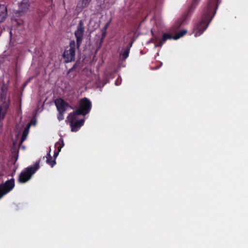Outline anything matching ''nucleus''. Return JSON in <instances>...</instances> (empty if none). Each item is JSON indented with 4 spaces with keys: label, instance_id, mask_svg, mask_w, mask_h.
Masks as SVG:
<instances>
[{
    "label": "nucleus",
    "instance_id": "obj_24",
    "mask_svg": "<svg viewBox=\"0 0 248 248\" xmlns=\"http://www.w3.org/2000/svg\"><path fill=\"white\" fill-rule=\"evenodd\" d=\"M104 39H105V38H101V39H100V42H99V45H100V46H102V43H103V42H104Z\"/></svg>",
    "mask_w": 248,
    "mask_h": 248
},
{
    "label": "nucleus",
    "instance_id": "obj_10",
    "mask_svg": "<svg viewBox=\"0 0 248 248\" xmlns=\"http://www.w3.org/2000/svg\"><path fill=\"white\" fill-rule=\"evenodd\" d=\"M29 7V3L28 0H23L19 5V10L18 12L19 14L26 12Z\"/></svg>",
    "mask_w": 248,
    "mask_h": 248
},
{
    "label": "nucleus",
    "instance_id": "obj_2",
    "mask_svg": "<svg viewBox=\"0 0 248 248\" xmlns=\"http://www.w3.org/2000/svg\"><path fill=\"white\" fill-rule=\"evenodd\" d=\"M85 32V27L82 20H80L77 26V29L74 32L76 38V43L74 40H71L69 43V47H66L64 50L62 57L65 63L74 62L75 60L76 47L78 49L83 39Z\"/></svg>",
    "mask_w": 248,
    "mask_h": 248
},
{
    "label": "nucleus",
    "instance_id": "obj_20",
    "mask_svg": "<svg viewBox=\"0 0 248 248\" xmlns=\"http://www.w3.org/2000/svg\"><path fill=\"white\" fill-rule=\"evenodd\" d=\"M64 112H62V111L59 112V113L57 116V118L59 120V121H60L63 120V119H64L63 114L64 113Z\"/></svg>",
    "mask_w": 248,
    "mask_h": 248
},
{
    "label": "nucleus",
    "instance_id": "obj_8",
    "mask_svg": "<svg viewBox=\"0 0 248 248\" xmlns=\"http://www.w3.org/2000/svg\"><path fill=\"white\" fill-rule=\"evenodd\" d=\"M55 104L58 112H65L66 108L71 107L70 105L62 98H57L55 101Z\"/></svg>",
    "mask_w": 248,
    "mask_h": 248
},
{
    "label": "nucleus",
    "instance_id": "obj_25",
    "mask_svg": "<svg viewBox=\"0 0 248 248\" xmlns=\"http://www.w3.org/2000/svg\"><path fill=\"white\" fill-rule=\"evenodd\" d=\"M75 65H74L73 66V67L72 68H71L69 70V72H71V71H73V69L75 68Z\"/></svg>",
    "mask_w": 248,
    "mask_h": 248
},
{
    "label": "nucleus",
    "instance_id": "obj_9",
    "mask_svg": "<svg viewBox=\"0 0 248 248\" xmlns=\"http://www.w3.org/2000/svg\"><path fill=\"white\" fill-rule=\"evenodd\" d=\"M84 121H85L84 119H80L71 123L70 126L71 127V131L72 132L78 131L79 128L83 125Z\"/></svg>",
    "mask_w": 248,
    "mask_h": 248
},
{
    "label": "nucleus",
    "instance_id": "obj_5",
    "mask_svg": "<svg viewBox=\"0 0 248 248\" xmlns=\"http://www.w3.org/2000/svg\"><path fill=\"white\" fill-rule=\"evenodd\" d=\"M199 1V0H193L192 1L191 4L188 7L187 11L182 16L181 19L178 21V22L176 23L173 26V28L175 29V31L177 30L180 27V26L184 24L185 21H186L190 17L193 12L197 6Z\"/></svg>",
    "mask_w": 248,
    "mask_h": 248
},
{
    "label": "nucleus",
    "instance_id": "obj_12",
    "mask_svg": "<svg viewBox=\"0 0 248 248\" xmlns=\"http://www.w3.org/2000/svg\"><path fill=\"white\" fill-rule=\"evenodd\" d=\"M7 16V7L4 5H0V22L5 20Z\"/></svg>",
    "mask_w": 248,
    "mask_h": 248
},
{
    "label": "nucleus",
    "instance_id": "obj_4",
    "mask_svg": "<svg viewBox=\"0 0 248 248\" xmlns=\"http://www.w3.org/2000/svg\"><path fill=\"white\" fill-rule=\"evenodd\" d=\"M186 30H183L179 31L176 35L173 36L170 34L165 33L162 34V38L158 40L157 37H155L154 43L155 47H161L168 40H177L180 37L183 36L186 33Z\"/></svg>",
    "mask_w": 248,
    "mask_h": 248
},
{
    "label": "nucleus",
    "instance_id": "obj_22",
    "mask_svg": "<svg viewBox=\"0 0 248 248\" xmlns=\"http://www.w3.org/2000/svg\"><path fill=\"white\" fill-rule=\"evenodd\" d=\"M107 34V31H102V34H101V38H105Z\"/></svg>",
    "mask_w": 248,
    "mask_h": 248
},
{
    "label": "nucleus",
    "instance_id": "obj_1",
    "mask_svg": "<svg viewBox=\"0 0 248 248\" xmlns=\"http://www.w3.org/2000/svg\"><path fill=\"white\" fill-rule=\"evenodd\" d=\"M218 0H208L202 10L201 20L193 28L195 37L200 36L206 30L218 8Z\"/></svg>",
    "mask_w": 248,
    "mask_h": 248
},
{
    "label": "nucleus",
    "instance_id": "obj_6",
    "mask_svg": "<svg viewBox=\"0 0 248 248\" xmlns=\"http://www.w3.org/2000/svg\"><path fill=\"white\" fill-rule=\"evenodd\" d=\"M92 107V102L88 98H82L79 101V107L76 110V113L85 116L90 112Z\"/></svg>",
    "mask_w": 248,
    "mask_h": 248
},
{
    "label": "nucleus",
    "instance_id": "obj_7",
    "mask_svg": "<svg viewBox=\"0 0 248 248\" xmlns=\"http://www.w3.org/2000/svg\"><path fill=\"white\" fill-rule=\"evenodd\" d=\"M15 187V179L12 178L4 183L0 184V199L10 192Z\"/></svg>",
    "mask_w": 248,
    "mask_h": 248
},
{
    "label": "nucleus",
    "instance_id": "obj_15",
    "mask_svg": "<svg viewBox=\"0 0 248 248\" xmlns=\"http://www.w3.org/2000/svg\"><path fill=\"white\" fill-rule=\"evenodd\" d=\"M31 125V123L28 124L27 127L24 129L21 139V142H23L27 138V137L29 132V128Z\"/></svg>",
    "mask_w": 248,
    "mask_h": 248
},
{
    "label": "nucleus",
    "instance_id": "obj_14",
    "mask_svg": "<svg viewBox=\"0 0 248 248\" xmlns=\"http://www.w3.org/2000/svg\"><path fill=\"white\" fill-rule=\"evenodd\" d=\"M8 88L6 86L3 85L0 90V98L2 101H5L7 97V93Z\"/></svg>",
    "mask_w": 248,
    "mask_h": 248
},
{
    "label": "nucleus",
    "instance_id": "obj_21",
    "mask_svg": "<svg viewBox=\"0 0 248 248\" xmlns=\"http://www.w3.org/2000/svg\"><path fill=\"white\" fill-rule=\"evenodd\" d=\"M109 24H110V21L107 22L104 26L103 31H107V30L109 25Z\"/></svg>",
    "mask_w": 248,
    "mask_h": 248
},
{
    "label": "nucleus",
    "instance_id": "obj_19",
    "mask_svg": "<svg viewBox=\"0 0 248 248\" xmlns=\"http://www.w3.org/2000/svg\"><path fill=\"white\" fill-rule=\"evenodd\" d=\"M92 0H81V8L82 9L88 7Z\"/></svg>",
    "mask_w": 248,
    "mask_h": 248
},
{
    "label": "nucleus",
    "instance_id": "obj_18",
    "mask_svg": "<svg viewBox=\"0 0 248 248\" xmlns=\"http://www.w3.org/2000/svg\"><path fill=\"white\" fill-rule=\"evenodd\" d=\"M130 50L125 48L122 51L120 54V56L122 57L123 60L124 61L129 56Z\"/></svg>",
    "mask_w": 248,
    "mask_h": 248
},
{
    "label": "nucleus",
    "instance_id": "obj_23",
    "mask_svg": "<svg viewBox=\"0 0 248 248\" xmlns=\"http://www.w3.org/2000/svg\"><path fill=\"white\" fill-rule=\"evenodd\" d=\"M133 45V42H130L128 44V45L126 46V48L128 49L129 50H130L131 47H132Z\"/></svg>",
    "mask_w": 248,
    "mask_h": 248
},
{
    "label": "nucleus",
    "instance_id": "obj_13",
    "mask_svg": "<svg viewBox=\"0 0 248 248\" xmlns=\"http://www.w3.org/2000/svg\"><path fill=\"white\" fill-rule=\"evenodd\" d=\"M8 107V105L5 104L0 106V121L4 119Z\"/></svg>",
    "mask_w": 248,
    "mask_h": 248
},
{
    "label": "nucleus",
    "instance_id": "obj_11",
    "mask_svg": "<svg viewBox=\"0 0 248 248\" xmlns=\"http://www.w3.org/2000/svg\"><path fill=\"white\" fill-rule=\"evenodd\" d=\"M64 144L63 140L62 138H61L59 139V140L58 142H57L55 144V148H57V151H55L54 152V159L57 157V156L58 155L59 152L61 151V149L63 147Z\"/></svg>",
    "mask_w": 248,
    "mask_h": 248
},
{
    "label": "nucleus",
    "instance_id": "obj_17",
    "mask_svg": "<svg viewBox=\"0 0 248 248\" xmlns=\"http://www.w3.org/2000/svg\"><path fill=\"white\" fill-rule=\"evenodd\" d=\"M78 115H80L76 113V110L72 113H70L69 114L68 118L69 119V121L70 124L74 122L75 120L77 119Z\"/></svg>",
    "mask_w": 248,
    "mask_h": 248
},
{
    "label": "nucleus",
    "instance_id": "obj_16",
    "mask_svg": "<svg viewBox=\"0 0 248 248\" xmlns=\"http://www.w3.org/2000/svg\"><path fill=\"white\" fill-rule=\"evenodd\" d=\"M46 158V163L50 165L51 167H53L56 164L55 159L52 158L50 154V152L47 154Z\"/></svg>",
    "mask_w": 248,
    "mask_h": 248
},
{
    "label": "nucleus",
    "instance_id": "obj_3",
    "mask_svg": "<svg viewBox=\"0 0 248 248\" xmlns=\"http://www.w3.org/2000/svg\"><path fill=\"white\" fill-rule=\"evenodd\" d=\"M40 161H37L33 166H30L25 168L19 174L18 182L19 183H25L28 182L36 171L39 169Z\"/></svg>",
    "mask_w": 248,
    "mask_h": 248
}]
</instances>
